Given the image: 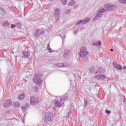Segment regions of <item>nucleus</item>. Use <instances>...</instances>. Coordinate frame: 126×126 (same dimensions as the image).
Segmentation results:
<instances>
[{"label":"nucleus","instance_id":"1a4fd4ad","mask_svg":"<svg viewBox=\"0 0 126 126\" xmlns=\"http://www.w3.org/2000/svg\"><path fill=\"white\" fill-rule=\"evenodd\" d=\"M103 17V14L100 13V12H98L96 16L94 18L93 21H97V20H99V19H100L101 17Z\"/></svg>","mask_w":126,"mask_h":126},{"label":"nucleus","instance_id":"bb28decb","mask_svg":"<svg viewBox=\"0 0 126 126\" xmlns=\"http://www.w3.org/2000/svg\"><path fill=\"white\" fill-rule=\"evenodd\" d=\"M88 104V102H87V99H84V107H87V105Z\"/></svg>","mask_w":126,"mask_h":126},{"label":"nucleus","instance_id":"79ce46f5","mask_svg":"<svg viewBox=\"0 0 126 126\" xmlns=\"http://www.w3.org/2000/svg\"><path fill=\"white\" fill-rule=\"evenodd\" d=\"M90 71H91V70H90Z\"/></svg>","mask_w":126,"mask_h":126},{"label":"nucleus","instance_id":"412c9836","mask_svg":"<svg viewBox=\"0 0 126 126\" xmlns=\"http://www.w3.org/2000/svg\"><path fill=\"white\" fill-rule=\"evenodd\" d=\"M75 3L74 2V1L73 0H71L68 3V5L69 6H72V5H74V4Z\"/></svg>","mask_w":126,"mask_h":126},{"label":"nucleus","instance_id":"a211bd4d","mask_svg":"<svg viewBox=\"0 0 126 126\" xmlns=\"http://www.w3.org/2000/svg\"><path fill=\"white\" fill-rule=\"evenodd\" d=\"M25 98V94L23 93L22 94L20 95L18 97L19 100H23Z\"/></svg>","mask_w":126,"mask_h":126},{"label":"nucleus","instance_id":"4c0bfd02","mask_svg":"<svg viewBox=\"0 0 126 126\" xmlns=\"http://www.w3.org/2000/svg\"><path fill=\"white\" fill-rule=\"evenodd\" d=\"M123 68H124V69H126V66H124L123 67Z\"/></svg>","mask_w":126,"mask_h":126},{"label":"nucleus","instance_id":"aec40b11","mask_svg":"<svg viewBox=\"0 0 126 126\" xmlns=\"http://www.w3.org/2000/svg\"><path fill=\"white\" fill-rule=\"evenodd\" d=\"M97 72H99L100 74H101V73H103V68H97V71H96L95 73V74H97Z\"/></svg>","mask_w":126,"mask_h":126},{"label":"nucleus","instance_id":"c85d7f7f","mask_svg":"<svg viewBox=\"0 0 126 126\" xmlns=\"http://www.w3.org/2000/svg\"><path fill=\"white\" fill-rule=\"evenodd\" d=\"M81 23L82 24V20L78 21L77 25H79V24H81Z\"/></svg>","mask_w":126,"mask_h":126},{"label":"nucleus","instance_id":"0eeeda50","mask_svg":"<svg viewBox=\"0 0 126 126\" xmlns=\"http://www.w3.org/2000/svg\"><path fill=\"white\" fill-rule=\"evenodd\" d=\"M40 102L38 99H35L34 96H32L30 98V103L33 106H35L36 104H39Z\"/></svg>","mask_w":126,"mask_h":126},{"label":"nucleus","instance_id":"58836bf2","mask_svg":"<svg viewBox=\"0 0 126 126\" xmlns=\"http://www.w3.org/2000/svg\"><path fill=\"white\" fill-rule=\"evenodd\" d=\"M110 50L111 51V52H113V51H114V50H113V49H111Z\"/></svg>","mask_w":126,"mask_h":126},{"label":"nucleus","instance_id":"20e7f679","mask_svg":"<svg viewBox=\"0 0 126 126\" xmlns=\"http://www.w3.org/2000/svg\"><path fill=\"white\" fill-rule=\"evenodd\" d=\"M61 13V10L60 9H56L54 12V16H55V21L58 22L60 20V14Z\"/></svg>","mask_w":126,"mask_h":126},{"label":"nucleus","instance_id":"c9c22d12","mask_svg":"<svg viewBox=\"0 0 126 126\" xmlns=\"http://www.w3.org/2000/svg\"><path fill=\"white\" fill-rule=\"evenodd\" d=\"M74 35H76V34H77V32L75 31V32H74Z\"/></svg>","mask_w":126,"mask_h":126},{"label":"nucleus","instance_id":"6e6552de","mask_svg":"<svg viewBox=\"0 0 126 126\" xmlns=\"http://www.w3.org/2000/svg\"><path fill=\"white\" fill-rule=\"evenodd\" d=\"M11 105H12V101L10 99H8L3 102V107L4 108H8Z\"/></svg>","mask_w":126,"mask_h":126},{"label":"nucleus","instance_id":"a19ab883","mask_svg":"<svg viewBox=\"0 0 126 126\" xmlns=\"http://www.w3.org/2000/svg\"><path fill=\"white\" fill-rule=\"evenodd\" d=\"M51 0V1H53V0Z\"/></svg>","mask_w":126,"mask_h":126},{"label":"nucleus","instance_id":"e433bc0d","mask_svg":"<svg viewBox=\"0 0 126 126\" xmlns=\"http://www.w3.org/2000/svg\"><path fill=\"white\" fill-rule=\"evenodd\" d=\"M84 61H85V62H87V61H88V58L85 59Z\"/></svg>","mask_w":126,"mask_h":126},{"label":"nucleus","instance_id":"4468645a","mask_svg":"<svg viewBox=\"0 0 126 126\" xmlns=\"http://www.w3.org/2000/svg\"><path fill=\"white\" fill-rule=\"evenodd\" d=\"M39 30H36L34 33V36L35 38H39L40 37V34H39Z\"/></svg>","mask_w":126,"mask_h":126},{"label":"nucleus","instance_id":"f257e3e1","mask_svg":"<svg viewBox=\"0 0 126 126\" xmlns=\"http://www.w3.org/2000/svg\"><path fill=\"white\" fill-rule=\"evenodd\" d=\"M105 9H102L98 11V12L100 13H103L106 11V10H110L112 11L113 10H115V9H117V6L116 5H110L109 4H107L104 5Z\"/></svg>","mask_w":126,"mask_h":126},{"label":"nucleus","instance_id":"a878e982","mask_svg":"<svg viewBox=\"0 0 126 126\" xmlns=\"http://www.w3.org/2000/svg\"><path fill=\"white\" fill-rule=\"evenodd\" d=\"M47 50H48V51H49V53H53V50H52V49H51V48L50 47V44H48V45L47 46Z\"/></svg>","mask_w":126,"mask_h":126},{"label":"nucleus","instance_id":"7c9ffc66","mask_svg":"<svg viewBox=\"0 0 126 126\" xmlns=\"http://www.w3.org/2000/svg\"><path fill=\"white\" fill-rule=\"evenodd\" d=\"M123 100L124 103H126V96H123Z\"/></svg>","mask_w":126,"mask_h":126},{"label":"nucleus","instance_id":"ddd939ff","mask_svg":"<svg viewBox=\"0 0 126 126\" xmlns=\"http://www.w3.org/2000/svg\"><path fill=\"white\" fill-rule=\"evenodd\" d=\"M23 55L24 56V58H27V59H29L30 56V52L29 51H27V52H23Z\"/></svg>","mask_w":126,"mask_h":126},{"label":"nucleus","instance_id":"393cba45","mask_svg":"<svg viewBox=\"0 0 126 126\" xmlns=\"http://www.w3.org/2000/svg\"><path fill=\"white\" fill-rule=\"evenodd\" d=\"M61 1L63 5H65L67 2V0H61Z\"/></svg>","mask_w":126,"mask_h":126},{"label":"nucleus","instance_id":"c756f323","mask_svg":"<svg viewBox=\"0 0 126 126\" xmlns=\"http://www.w3.org/2000/svg\"><path fill=\"white\" fill-rule=\"evenodd\" d=\"M105 112L108 115H110V114H111V111L110 110H106Z\"/></svg>","mask_w":126,"mask_h":126},{"label":"nucleus","instance_id":"6ab92c4d","mask_svg":"<svg viewBox=\"0 0 126 126\" xmlns=\"http://www.w3.org/2000/svg\"><path fill=\"white\" fill-rule=\"evenodd\" d=\"M13 105L14 106V107H16L17 108L20 107V103L17 101L14 102Z\"/></svg>","mask_w":126,"mask_h":126},{"label":"nucleus","instance_id":"9d476101","mask_svg":"<svg viewBox=\"0 0 126 126\" xmlns=\"http://www.w3.org/2000/svg\"><path fill=\"white\" fill-rule=\"evenodd\" d=\"M113 66L116 69H118V70H122L123 69V67L122 65L117 64L116 62L113 63Z\"/></svg>","mask_w":126,"mask_h":126},{"label":"nucleus","instance_id":"5701e85b","mask_svg":"<svg viewBox=\"0 0 126 126\" xmlns=\"http://www.w3.org/2000/svg\"><path fill=\"white\" fill-rule=\"evenodd\" d=\"M67 99V97L66 96H64L60 99V102H63V101H65Z\"/></svg>","mask_w":126,"mask_h":126},{"label":"nucleus","instance_id":"423d86ee","mask_svg":"<svg viewBox=\"0 0 126 126\" xmlns=\"http://www.w3.org/2000/svg\"><path fill=\"white\" fill-rule=\"evenodd\" d=\"M54 105L55 106L53 107V110H57L58 107H62V106H63V105H64V103L60 100H57L54 103Z\"/></svg>","mask_w":126,"mask_h":126},{"label":"nucleus","instance_id":"2f4dec72","mask_svg":"<svg viewBox=\"0 0 126 126\" xmlns=\"http://www.w3.org/2000/svg\"><path fill=\"white\" fill-rule=\"evenodd\" d=\"M15 27H16V26L14 24H12L11 25V28H15Z\"/></svg>","mask_w":126,"mask_h":126},{"label":"nucleus","instance_id":"72a5a7b5","mask_svg":"<svg viewBox=\"0 0 126 126\" xmlns=\"http://www.w3.org/2000/svg\"><path fill=\"white\" fill-rule=\"evenodd\" d=\"M70 115H71V112H70V111H69L67 118H69V116H70Z\"/></svg>","mask_w":126,"mask_h":126},{"label":"nucleus","instance_id":"dca6fc26","mask_svg":"<svg viewBox=\"0 0 126 126\" xmlns=\"http://www.w3.org/2000/svg\"><path fill=\"white\" fill-rule=\"evenodd\" d=\"M10 26V23L8 22V21H5L3 23L2 26L3 27H8V26Z\"/></svg>","mask_w":126,"mask_h":126},{"label":"nucleus","instance_id":"9b49d317","mask_svg":"<svg viewBox=\"0 0 126 126\" xmlns=\"http://www.w3.org/2000/svg\"><path fill=\"white\" fill-rule=\"evenodd\" d=\"M63 58L65 60H67L68 59V54H70V51L68 50V49H66L64 51Z\"/></svg>","mask_w":126,"mask_h":126},{"label":"nucleus","instance_id":"f704fd0d","mask_svg":"<svg viewBox=\"0 0 126 126\" xmlns=\"http://www.w3.org/2000/svg\"><path fill=\"white\" fill-rule=\"evenodd\" d=\"M21 108L22 109L23 111H25V110H26L25 107H24V106H22Z\"/></svg>","mask_w":126,"mask_h":126},{"label":"nucleus","instance_id":"f03ea898","mask_svg":"<svg viewBox=\"0 0 126 126\" xmlns=\"http://www.w3.org/2000/svg\"><path fill=\"white\" fill-rule=\"evenodd\" d=\"M42 77H43V75L41 74L34 75L33 78V82L38 85H40L41 83H43Z\"/></svg>","mask_w":126,"mask_h":126},{"label":"nucleus","instance_id":"7ed1b4c3","mask_svg":"<svg viewBox=\"0 0 126 126\" xmlns=\"http://www.w3.org/2000/svg\"><path fill=\"white\" fill-rule=\"evenodd\" d=\"M88 54L89 53L87 51V49L85 47H82L81 48L79 55L81 58L84 59V58H86L87 56H88Z\"/></svg>","mask_w":126,"mask_h":126},{"label":"nucleus","instance_id":"473e14b6","mask_svg":"<svg viewBox=\"0 0 126 126\" xmlns=\"http://www.w3.org/2000/svg\"><path fill=\"white\" fill-rule=\"evenodd\" d=\"M85 29V28L84 27H82L80 28L79 31H83V30H84Z\"/></svg>","mask_w":126,"mask_h":126},{"label":"nucleus","instance_id":"ea45409f","mask_svg":"<svg viewBox=\"0 0 126 126\" xmlns=\"http://www.w3.org/2000/svg\"><path fill=\"white\" fill-rule=\"evenodd\" d=\"M44 33V32H41V33Z\"/></svg>","mask_w":126,"mask_h":126},{"label":"nucleus","instance_id":"f8f14e48","mask_svg":"<svg viewBox=\"0 0 126 126\" xmlns=\"http://www.w3.org/2000/svg\"><path fill=\"white\" fill-rule=\"evenodd\" d=\"M95 78L97 80H103V79H106V76L103 75H96L95 76Z\"/></svg>","mask_w":126,"mask_h":126},{"label":"nucleus","instance_id":"39448f33","mask_svg":"<svg viewBox=\"0 0 126 126\" xmlns=\"http://www.w3.org/2000/svg\"><path fill=\"white\" fill-rule=\"evenodd\" d=\"M54 118L55 117V115L54 114H47L45 115L44 121L45 123H49V122H51L52 121V117Z\"/></svg>","mask_w":126,"mask_h":126},{"label":"nucleus","instance_id":"b1692460","mask_svg":"<svg viewBox=\"0 0 126 126\" xmlns=\"http://www.w3.org/2000/svg\"><path fill=\"white\" fill-rule=\"evenodd\" d=\"M71 13V10L70 9L66 10L65 12V14H67V15L70 14Z\"/></svg>","mask_w":126,"mask_h":126},{"label":"nucleus","instance_id":"cd10ccee","mask_svg":"<svg viewBox=\"0 0 126 126\" xmlns=\"http://www.w3.org/2000/svg\"><path fill=\"white\" fill-rule=\"evenodd\" d=\"M119 1L121 3H124V4H126V0H119Z\"/></svg>","mask_w":126,"mask_h":126},{"label":"nucleus","instance_id":"2eb2a0df","mask_svg":"<svg viewBox=\"0 0 126 126\" xmlns=\"http://www.w3.org/2000/svg\"><path fill=\"white\" fill-rule=\"evenodd\" d=\"M90 21V19L89 18H85L83 20H82V24H86Z\"/></svg>","mask_w":126,"mask_h":126},{"label":"nucleus","instance_id":"f3484780","mask_svg":"<svg viewBox=\"0 0 126 126\" xmlns=\"http://www.w3.org/2000/svg\"><path fill=\"white\" fill-rule=\"evenodd\" d=\"M58 65L59 67H66V66H67V65H68V64L66 63H60Z\"/></svg>","mask_w":126,"mask_h":126},{"label":"nucleus","instance_id":"4be33fe9","mask_svg":"<svg viewBox=\"0 0 126 126\" xmlns=\"http://www.w3.org/2000/svg\"><path fill=\"white\" fill-rule=\"evenodd\" d=\"M101 41H98V42H94L93 43V46H101Z\"/></svg>","mask_w":126,"mask_h":126}]
</instances>
